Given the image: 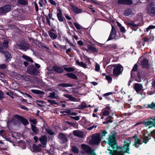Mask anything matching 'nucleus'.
<instances>
[{
	"mask_svg": "<svg viewBox=\"0 0 155 155\" xmlns=\"http://www.w3.org/2000/svg\"><path fill=\"white\" fill-rule=\"evenodd\" d=\"M113 93L112 92H108L103 94V95H102V96L105 97V99H108V97L107 96H108L110 95H111Z\"/></svg>",
	"mask_w": 155,
	"mask_h": 155,
	"instance_id": "680f3d73",
	"label": "nucleus"
},
{
	"mask_svg": "<svg viewBox=\"0 0 155 155\" xmlns=\"http://www.w3.org/2000/svg\"><path fill=\"white\" fill-rule=\"evenodd\" d=\"M143 87L142 84L137 83H135L134 86V89L138 94L142 90Z\"/></svg>",
	"mask_w": 155,
	"mask_h": 155,
	"instance_id": "a211bd4d",
	"label": "nucleus"
},
{
	"mask_svg": "<svg viewBox=\"0 0 155 155\" xmlns=\"http://www.w3.org/2000/svg\"><path fill=\"white\" fill-rule=\"evenodd\" d=\"M12 123L15 125H17L19 123V121L15 119H13L11 121Z\"/></svg>",
	"mask_w": 155,
	"mask_h": 155,
	"instance_id": "0e129e2a",
	"label": "nucleus"
},
{
	"mask_svg": "<svg viewBox=\"0 0 155 155\" xmlns=\"http://www.w3.org/2000/svg\"><path fill=\"white\" fill-rule=\"evenodd\" d=\"M101 140L99 133H95L92 134L91 136V139L90 140L89 143L90 144L98 145Z\"/></svg>",
	"mask_w": 155,
	"mask_h": 155,
	"instance_id": "7ed1b4c3",
	"label": "nucleus"
},
{
	"mask_svg": "<svg viewBox=\"0 0 155 155\" xmlns=\"http://www.w3.org/2000/svg\"><path fill=\"white\" fill-rule=\"evenodd\" d=\"M124 145H130L131 143V139L129 138L126 139V140H124Z\"/></svg>",
	"mask_w": 155,
	"mask_h": 155,
	"instance_id": "09e8293b",
	"label": "nucleus"
},
{
	"mask_svg": "<svg viewBox=\"0 0 155 155\" xmlns=\"http://www.w3.org/2000/svg\"><path fill=\"white\" fill-rule=\"evenodd\" d=\"M22 58L25 59L27 61L30 62L31 63L33 62V60L30 58L25 55H23L22 56Z\"/></svg>",
	"mask_w": 155,
	"mask_h": 155,
	"instance_id": "58836bf2",
	"label": "nucleus"
},
{
	"mask_svg": "<svg viewBox=\"0 0 155 155\" xmlns=\"http://www.w3.org/2000/svg\"><path fill=\"white\" fill-rule=\"evenodd\" d=\"M117 32L115 29L112 26V29L107 41L112 40L114 38Z\"/></svg>",
	"mask_w": 155,
	"mask_h": 155,
	"instance_id": "9d476101",
	"label": "nucleus"
},
{
	"mask_svg": "<svg viewBox=\"0 0 155 155\" xmlns=\"http://www.w3.org/2000/svg\"><path fill=\"white\" fill-rule=\"evenodd\" d=\"M58 138L63 143H64L68 141L67 137L63 133L59 134L58 136Z\"/></svg>",
	"mask_w": 155,
	"mask_h": 155,
	"instance_id": "6ab92c4d",
	"label": "nucleus"
},
{
	"mask_svg": "<svg viewBox=\"0 0 155 155\" xmlns=\"http://www.w3.org/2000/svg\"><path fill=\"white\" fill-rule=\"evenodd\" d=\"M31 91L33 93L37 94H45L44 92L36 90H31Z\"/></svg>",
	"mask_w": 155,
	"mask_h": 155,
	"instance_id": "79ce46f5",
	"label": "nucleus"
},
{
	"mask_svg": "<svg viewBox=\"0 0 155 155\" xmlns=\"http://www.w3.org/2000/svg\"><path fill=\"white\" fill-rule=\"evenodd\" d=\"M49 97L52 99H59V96L57 91H54L49 94Z\"/></svg>",
	"mask_w": 155,
	"mask_h": 155,
	"instance_id": "4be33fe9",
	"label": "nucleus"
},
{
	"mask_svg": "<svg viewBox=\"0 0 155 155\" xmlns=\"http://www.w3.org/2000/svg\"><path fill=\"white\" fill-rule=\"evenodd\" d=\"M47 101L51 104H57L58 103L56 101L54 100H50L49 99H48L47 100Z\"/></svg>",
	"mask_w": 155,
	"mask_h": 155,
	"instance_id": "052dcab7",
	"label": "nucleus"
},
{
	"mask_svg": "<svg viewBox=\"0 0 155 155\" xmlns=\"http://www.w3.org/2000/svg\"><path fill=\"white\" fill-rule=\"evenodd\" d=\"M2 53H4V55L7 60L10 59L11 58L10 54L8 52L4 51V52Z\"/></svg>",
	"mask_w": 155,
	"mask_h": 155,
	"instance_id": "a19ab883",
	"label": "nucleus"
},
{
	"mask_svg": "<svg viewBox=\"0 0 155 155\" xmlns=\"http://www.w3.org/2000/svg\"><path fill=\"white\" fill-rule=\"evenodd\" d=\"M149 60L147 58H143L141 62V65L143 68L149 69L150 65L149 64Z\"/></svg>",
	"mask_w": 155,
	"mask_h": 155,
	"instance_id": "ddd939ff",
	"label": "nucleus"
},
{
	"mask_svg": "<svg viewBox=\"0 0 155 155\" xmlns=\"http://www.w3.org/2000/svg\"><path fill=\"white\" fill-rule=\"evenodd\" d=\"M113 117L111 116H108L105 119V120L106 121L103 122L102 124H107L109 123H112L113 122Z\"/></svg>",
	"mask_w": 155,
	"mask_h": 155,
	"instance_id": "5701e85b",
	"label": "nucleus"
},
{
	"mask_svg": "<svg viewBox=\"0 0 155 155\" xmlns=\"http://www.w3.org/2000/svg\"><path fill=\"white\" fill-rule=\"evenodd\" d=\"M22 58L25 59L27 61L30 62L31 63L33 62V60L30 58L25 55H23L22 56Z\"/></svg>",
	"mask_w": 155,
	"mask_h": 155,
	"instance_id": "4c0bfd02",
	"label": "nucleus"
},
{
	"mask_svg": "<svg viewBox=\"0 0 155 155\" xmlns=\"http://www.w3.org/2000/svg\"><path fill=\"white\" fill-rule=\"evenodd\" d=\"M150 139L151 136L150 135H149L148 136H146L143 139V142L146 143L147 142L148 140Z\"/></svg>",
	"mask_w": 155,
	"mask_h": 155,
	"instance_id": "8fccbe9b",
	"label": "nucleus"
},
{
	"mask_svg": "<svg viewBox=\"0 0 155 155\" xmlns=\"http://www.w3.org/2000/svg\"><path fill=\"white\" fill-rule=\"evenodd\" d=\"M66 123L67 124H68L70 125H71V126L73 127H76V125L75 124L72 123V122L67 121H66Z\"/></svg>",
	"mask_w": 155,
	"mask_h": 155,
	"instance_id": "338daca9",
	"label": "nucleus"
},
{
	"mask_svg": "<svg viewBox=\"0 0 155 155\" xmlns=\"http://www.w3.org/2000/svg\"><path fill=\"white\" fill-rule=\"evenodd\" d=\"M87 47L88 50L91 51L93 53L97 52L98 51V48H96L95 47H93L91 45H88Z\"/></svg>",
	"mask_w": 155,
	"mask_h": 155,
	"instance_id": "393cba45",
	"label": "nucleus"
},
{
	"mask_svg": "<svg viewBox=\"0 0 155 155\" xmlns=\"http://www.w3.org/2000/svg\"><path fill=\"white\" fill-rule=\"evenodd\" d=\"M48 33L50 38L52 39H55L57 38V36L56 34L50 31L48 32Z\"/></svg>",
	"mask_w": 155,
	"mask_h": 155,
	"instance_id": "c85d7f7f",
	"label": "nucleus"
},
{
	"mask_svg": "<svg viewBox=\"0 0 155 155\" xmlns=\"http://www.w3.org/2000/svg\"><path fill=\"white\" fill-rule=\"evenodd\" d=\"M132 13V11L130 8H128L127 9L125 10L124 13V15L125 16H129Z\"/></svg>",
	"mask_w": 155,
	"mask_h": 155,
	"instance_id": "a18cd8bd",
	"label": "nucleus"
},
{
	"mask_svg": "<svg viewBox=\"0 0 155 155\" xmlns=\"http://www.w3.org/2000/svg\"><path fill=\"white\" fill-rule=\"evenodd\" d=\"M66 75L68 77L72 79H76L77 78V76L74 74L68 73Z\"/></svg>",
	"mask_w": 155,
	"mask_h": 155,
	"instance_id": "37998d69",
	"label": "nucleus"
},
{
	"mask_svg": "<svg viewBox=\"0 0 155 155\" xmlns=\"http://www.w3.org/2000/svg\"><path fill=\"white\" fill-rule=\"evenodd\" d=\"M86 121V120L85 118L84 117H82L81 120L79 121L78 122L80 124L83 125L85 123Z\"/></svg>",
	"mask_w": 155,
	"mask_h": 155,
	"instance_id": "603ef678",
	"label": "nucleus"
},
{
	"mask_svg": "<svg viewBox=\"0 0 155 155\" xmlns=\"http://www.w3.org/2000/svg\"><path fill=\"white\" fill-rule=\"evenodd\" d=\"M108 141H104L105 143H107L109 145H117L118 143L116 139V133L115 131H111L110 135H108L107 139Z\"/></svg>",
	"mask_w": 155,
	"mask_h": 155,
	"instance_id": "f03ea898",
	"label": "nucleus"
},
{
	"mask_svg": "<svg viewBox=\"0 0 155 155\" xmlns=\"http://www.w3.org/2000/svg\"><path fill=\"white\" fill-rule=\"evenodd\" d=\"M129 147L130 146H118V148L122 149V152L124 154L125 153H130L129 152V151L130 150Z\"/></svg>",
	"mask_w": 155,
	"mask_h": 155,
	"instance_id": "412c9836",
	"label": "nucleus"
},
{
	"mask_svg": "<svg viewBox=\"0 0 155 155\" xmlns=\"http://www.w3.org/2000/svg\"><path fill=\"white\" fill-rule=\"evenodd\" d=\"M113 64L108 66L106 68V70L107 73L109 74H111L113 73Z\"/></svg>",
	"mask_w": 155,
	"mask_h": 155,
	"instance_id": "bb28decb",
	"label": "nucleus"
},
{
	"mask_svg": "<svg viewBox=\"0 0 155 155\" xmlns=\"http://www.w3.org/2000/svg\"><path fill=\"white\" fill-rule=\"evenodd\" d=\"M53 69L54 71L59 73H61L63 71V70L62 68L57 66L53 67Z\"/></svg>",
	"mask_w": 155,
	"mask_h": 155,
	"instance_id": "7c9ffc66",
	"label": "nucleus"
},
{
	"mask_svg": "<svg viewBox=\"0 0 155 155\" xmlns=\"http://www.w3.org/2000/svg\"><path fill=\"white\" fill-rule=\"evenodd\" d=\"M84 137V134L83 132L78 130V137L81 138Z\"/></svg>",
	"mask_w": 155,
	"mask_h": 155,
	"instance_id": "49530a36",
	"label": "nucleus"
},
{
	"mask_svg": "<svg viewBox=\"0 0 155 155\" xmlns=\"http://www.w3.org/2000/svg\"><path fill=\"white\" fill-rule=\"evenodd\" d=\"M11 9V7L10 5H6L0 8V13H2L8 12L10 11Z\"/></svg>",
	"mask_w": 155,
	"mask_h": 155,
	"instance_id": "9b49d317",
	"label": "nucleus"
},
{
	"mask_svg": "<svg viewBox=\"0 0 155 155\" xmlns=\"http://www.w3.org/2000/svg\"><path fill=\"white\" fill-rule=\"evenodd\" d=\"M71 6L72 9V11L74 12L75 13H78V8L75 6L73 5V4H71Z\"/></svg>",
	"mask_w": 155,
	"mask_h": 155,
	"instance_id": "3c124183",
	"label": "nucleus"
},
{
	"mask_svg": "<svg viewBox=\"0 0 155 155\" xmlns=\"http://www.w3.org/2000/svg\"><path fill=\"white\" fill-rule=\"evenodd\" d=\"M137 44L138 48H141L142 46H144L145 45V43L142 41L141 40L137 41Z\"/></svg>",
	"mask_w": 155,
	"mask_h": 155,
	"instance_id": "c756f323",
	"label": "nucleus"
},
{
	"mask_svg": "<svg viewBox=\"0 0 155 155\" xmlns=\"http://www.w3.org/2000/svg\"><path fill=\"white\" fill-rule=\"evenodd\" d=\"M41 146H28V148L33 152L40 151L41 150Z\"/></svg>",
	"mask_w": 155,
	"mask_h": 155,
	"instance_id": "aec40b11",
	"label": "nucleus"
},
{
	"mask_svg": "<svg viewBox=\"0 0 155 155\" xmlns=\"http://www.w3.org/2000/svg\"><path fill=\"white\" fill-rule=\"evenodd\" d=\"M100 69V65L96 63V64L95 67V70L96 71H99Z\"/></svg>",
	"mask_w": 155,
	"mask_h": 155,
	"instance_id": "774afa93",
	"label": "nucleus"
},
{
	"mask_svg": "<svg viewBox=\"0 0 155 155\" xmlns=\"http://www.w3.org/2000/svg\"><path fill=\"white\" fill-rule=\"evenodd\" d=\"M117 45L115 44H113L111 45H107L105 47L108 48L110 50H113L117 48Z\"/></svg>",
	"mask_w": 155,
	"mask_h": 155,
	"instance_id": "a878e982",
	"label": "nucleus"
},
{
	"mask_svg": "<svg viewBox=\"0 0 155 155\" xmlns=\"http://www.w3.org/2000/svg\"><path fill=\"white\" fill-rule=\"evenodd\" d=\"M46 130L48 134L50 135H52L54 134V132L49 129H46Z\"/></svg>",
	"mask_w": 155,
	"mask_h": 155,
	"instance_id": "69168bd1",
	"label": "nucleus"
},
{
	"mask_svg": "<svg viewBox=\"0 0 155 155\" xmlns=\"http://www.w3.org/2000/svg\"><path fill=\"white\" fill-rule=\"evenodd\" d=\"M122 151V149L120 148V149H119L117 152L114 154V155H124Z\"/></svg>",
	"mask_w": 155,
	"mask_h": 155,
	"instance_id": "13d9d810",
	"label": "nucleus"
},
{
	"mask_svg": "<svg viewBox=\"0 0 155 155\" xmlns=\"http://www.w3.org/2000/svg\"><path fill=\"white\" fill-rule=\"evenodd\" d=\"M83 58L86 62L88 64H90L91 63V61L89 58L84 54L83 55Z\"/></svg>",
	"mask_w": 155,
	"mask_h": 155,
	"instance_id": "e2e57ef3",
	"label": "nucleus"
},
{
	"mask_svg": "<svg viewBox=\"0 0 155 155\" xmlns=\"http://www.w3.org/2000/svg\"><path fill=\"white\" fill-rule=\"evenodd\" d=\"M72 152L74 154H77L78 153V149L75 146H73L72 148Z\"/></svg>",
	"mask_w": 155,
	"mask_h": 155,
	"instance_id": "bf43d9fd",
	"label": "nucleus"
},
{
	"mask_svg": "<svg viewBox=\"0 0 155 155\" xmlns=\"http://www.w3.org/2000/svg\"><path fill=\"white\" fill-rule=\"evenodd\" d=\"M147 11L148 14L152 16H155V4L150 2L147 5Z\"/></svg>",
	"mask_w": 155,
	"mask_h": 155,
	"instance_id": "39448f33",
	"label": "nucleus"
},
{
	"mask_svg": "<svg viewBox=\"0 0 155 155\" xmlns=\"http://www.w3.org/2000/svg\"><path fill=\"white\" fill-rule=\"evenodd\" d=\"M64 96L69 98L72 101H74L75 100V99L71 96V95L67 94H64Z\"/></svg>",
	"mask_w": 155,
	"mask_h": 155,
	"instance_id": "c03bdc74",
	"label": "nucleus"
},
{
	"mask_svg": "<svg viewBox=\"0 0 155 155\" xmlns=\"http://www.w3.org/2000/svg\"><path fill=\"white\" fill-rule=\"evenodd\" d=\"M147 121H143L138 122L136 123L135 126H137L140 125L142 123H143L146 126H150L155 127V116L154 117V118L150 117V118L147 119Z\"/></svg>",
	"mask_w": 155,
	"mask_h": 155,
	"instance_id": "423d86ee",
	"label": "nucleus"
},
{
	"mask_svg": "<svg viewBox=\"0 0 155 155\" xmlns=\"http://www.w3.org/2000/svg\"><path fill=\"white\" fill-rule=\"evenodd\" d=\"M17 3L20 5H25L28 4L27 0H17Z\"/></svg>",
	"mask_w": 155,
	"mask_h": 155,
	"instance_id": "2f4dec72",
	"label": "nucleus"
},
{
	"mask_svg": "<svg viewBox=\"0 0 155 155\" xmlns=\"http://www.w3.org/2000/svg\"><path fill=\"white\" fill-rule=\"evenodd\" d=\"M8 41L7 40L4 41L3 44H0V51L1 53H3L4 52V48H7L8 46Z\"/></svg>",
	"mask_w": 155,
	"mask_h": 155,
	"instance_id": "2eb2a0df",
	"label": "nucleus"
},
{
	"mask_svg": "<svg viewBox=\"0 0 155 155\" xmlns=\"http://www.w3.org/2000/svg\"><path fill=\"white\" fill-rule=\"evenodd\" d=\"M132 0H125V5H130L133 4Z\"/></svg>",
	"mask_w": 155,
	"mask_h": 155,
	"instance_id": "864d4df0",
	"label": "nucleus"
},
{
	"mask_svg": "<svg viewBox=\"0 0 155 155\" xmlns=\"http://www.w3.org/2000/svg\"><path fill=\"white\" fill-rule=\"evenodd\" d=\"M107 150L109 151V153L111 155H114L117 151L120 149L118 148V146H109L107 147Z\"/></svg>",
	"mask_w": 155,
	"mask_h": 155,
	"instance_id": "1a4fd4ad",
	"label": "nucleus"
},
{
	"mask_svg": "<svg viewBox=\"0 0 155 155\" xmlns=\"http://www.w3.org/2000/svg\"><path fill=\"white\" fill-rule=\"evenodd\" d=\"M64 70L68 72L72 71L74 70V69L73 68L71 67H65L64 68Z\"/></svg>",
	"mask_w": 155,
	"mask_h": 155,
	"instance_id": "4d7b16f0",
	"label": "nucleus"
},
{
	"mask_svg": "<svg viewBox=\"0 0 155 155\" xmlns=\"http://www.w3.org/2000/svg\"><path fill=\"white\" fill-rule=\"evenodd\" d=\"M100 137L101 138H103L104 137H105L106 135L107 134V132L105 130H102L100 133Z\"/></svg>",
	"mask_w": 155,
	"mask_h": 155,
	"instance_id": "ea45409f",
	"label": "nucleus"
},
{
	"mask_svg": "<svg viewBox=\"0 0 155 155\" xmlns=\"http://www.w3.org/2000/svg\"><path fill=\"white\" fill-rule=\"evenodd\" d=\"M15 117L18 120L21 121L22 123L24 125H26L28 124V120L16 114L15 115Z\"/></svg>",
	"mask_w": 155,
	"mask_h": 155,
	"instance_id": "4468645a",
	"label": "nucleus"
},
{
	"mask_svg": "<svg viewBox=\"0 0 155 155\" xmlns=\"http://www.w3.org/2000/svg\"><path fill=\"white\" fill-rule=\"evenodd\" d=\"M83 150L85 153L90 154L94 152V150H92L90 146H81Z\"/></svg>",
	"mask_w": 155,
	"mask_h": 155,
	"instance_id": "dca6fc26",
	"label": "nucleus"
},
{
	"mask_svg": "<svg viewBox=\"0 0 155 155\" xmlns=\"http://www.w3.org/2000/svg\"><path fill=\"white\" fill-rule=\"evenodd\" d=\"M78 65L84 68H87L86 65L85 63L82 62H80L78 61Z\"/></svg>",
	"mask_w": 155,
	"mask_h": 155,
	"instance_id": "5fc2aeb1",
	"label": "nucleus"
},
{
	"mask_svg": "<svg viewBox=\"0 0 155 155\" xmlns=\"http://www.w3.org/2000/svg\"><path fill=\"white\" fill-rule=\"evenodd\" d=\"M87 104L84 102L82 103L78 106V109H83L87 108Z\"/></svg>",
	"mask_w": 155,
	"mask_h": 155,
	"instance_id": "72a5a7b5",
	"label": "nucleus"
},
{
	"mask_svg": "<svg viewBox=\"0 0 155 155\" xmlns=\"http://www.w3.org/2000/svg\"><path fill=\"white\" fill-rule=\"evenodd\" d=\"M40 142L43 145H46L47 142V139L45 135L42 136L39 138Z\"/></svg>",
	"mask_w": 155,
	"mask_h": 155,
	"instance_id": "b1692460",
	"label": "nucleus"
},
{
	"mask_svg": "<svg viewBox=\"0 0 155 155\" xmlns=\"http://www.w3.org/2000/svg\"><path fill=\"white\" fill-rule=\"evenodd\" d=\"M138 67L137 64L134 65L131 71L130 78L139 82L143 79V74L142 72L138 71Z\"/></svg>",
	"mask_w": 155,
	"mask_h": 155,
	"instance_id": "f257e3e1",
	"label": "nucleus"
},
{
	"mask_svg": "<svg viewBox=\"0 0 155 155\" xmlns=\"http://www.w3.org/2000/svg\"><path fill=\"white\" fill-rule=\"evenodd\" d=\"M22 58L25 59L27 61L30 62L31 63L33 62V60L30 58L25 55H23L22 56Z\"/></svg>",
	"mask_w": 155,
	"mask_h": 155,
	"instance_id": "e433bc0d",
	"label": "nucleus"
},
{
	"mask_svg": "<svg viewBox=\"0 0 155 155\" xmlns=\"http://www.w3.org/2000/svg\"><path fill=\"white\" fill-rule=\"evenodd\" d=\"M86 86V85L84 83H81L80 82H79L78 81V91L80 88L81 89V90H83L85 88V87Z\"/></svg>",
	"mask_w": 155,
	"mask_h": 155,
	"instance_id": "c9c22d12",
	"label": "nucleus"
},
{
	"mask_svg": "<svg viewBox=\"0 0 155 155\" xmlns=\"http://www.w3.org/2000/svg\"><path fill=\"white\" fill-rule=\"evenodd\" d=\"M109 111L107 110H104L102 114V115L103 116H107L109 115Z\"/></svg>",
	"mask_w": 155,
	"mask_h": 155,
	"instance_id": "6e6d98bb",
	"label": "nucleus"
},
{
	"mask_svg": "<svg viewBox=\"0 0 155 155\" xmlns=\"http://www.w3.org/2000/svg\"><path fill=\"white\" fill-rule=\"evenodd\" d=\"M132 138L134 139V143H133V145H137V144L141 145L143 141L138 138L137 134H135L132 137Z\"/></svg>",
	"mask_w": 155,
	"mask_h": 155,
	"instance_id": "f3484780",
	"label": "nucleus"
},
{
	"mask_svg": "<svg viewBox=\"0 0 155 155\" xmlns=\"http://www.w3.org/2000/svg\"><path fill=\"white\" fill-rule=\"evenodd\" d=\"M74 84L67 83H60L58 84V86L63 87H72L73 86Z\"/></svg>",
	"mask_w": 155,
	"mask_h": 155,
	"instance_id": "cd10ccee",
	"label": "nucleus"
},
{
	"mask_svg": "<svg viewBox=\"0 0 155 155\" xmlns=\"http://www.w3.org/2000/svg\"><path fill=\"white\" fill-rule=\"evenodd\" d=\"M113 66V75L115 77H117L123 72V68L119 64H114Z\"/></svg>",
	"mask_w": 155,
	"mask_h": 155,
	"instance_id": "20e7f679",
	"label": "nucleus"
},
{
	"mask_svg": "<svg viewBox=\"0 0 155 155\" xmlns=\"http://www.w3.org/2000/svg\"><path fill=\"white\" fill-rule=\"evenodd\" d=\"M125 24L129 27L132 30L136 31L138 28L139 26V24H136L134 21H131L130 22L126 21L125 22Z\"/></svg>",
	"mask_w": 155,
	"mask_h": 155,
	"instance_id": "0eeeda50",
	"label": "nucleus"
},
{
	"mask_svg": "<svg viewBox=\"0 0 155 155\" xmlns=\"http://www.w3.org/2000/svg\"><path fill=\"white\" fill-rule=\"evenodd\" d=\"M59 12L57 13V16L59 20L60 21H63V18L62 16V14L61 11V10H59Z\"/></svg>",
	"mask_w": 155,
	"mask_h": 155,
	"instance_id": "473e14b6",
	"label": "nucleus"
},
{
	"mask_svg": "<svg viewBox=\"0 0 155 155\" xmlns=\"http://www.w3.org/2000/svg\"><path fill=\"white\" fill-rule=\"evenodd\" d=\"M17 46L18 48L25 51L28 49L29 47L28 44L25 43L17 44Z\"/></svg>",
	"mask_w": 155,
	"mask_h": 155,
	"instance_id": "f8f14e48",
	"label": "nucleus"
},
{
	"mask_svg": "<svg viewBox=\"0 0 155 155\" xmlns=\"http://www.w3.org/2000/svg\"><path fill=\"white\" fill-rule=\"evenodd\" d=\"M147 107L151 109L155 110V103L152 102L150 104L147 105Z\"/></svg>",
	"mask_w": 155,
	"mask_h": 155,
	"instance_id": "de8ad7c7",
	"label": "nucleus"
},
{
	"mask_svg": "<svg viewBox=\"0 0 155 155\" xmlns=\"http://www.w3.org/2000/svg\"><path fill=\"white\" fill-rule=\"evenodd\" d=\"M27 72L31 75H36L39 73V72L38 70L34 67L33 65L29 66L28 67Z\"/></svg>",
	"mask_w": 155,
	"mask_h": 155,
	"instance_id": "6e6552de",
	"label": "nucleus"
},
{
	"mask_svg": "<svg viewBox=\"0 0 155 155\" xmlns=\"http://www.w3.org/2000/svg\"><path fill=\"white\" fill-rule=\"evenodd\" d=\"M31 129L36 134L38 133L39 130L38 128L33 124H31Z\"/></svg>",
	"mask_w": 155,
	"mask_h": 155,
	"instance_id": "f704fd0d",
	"label": "nucleus"
}]
</instances>
